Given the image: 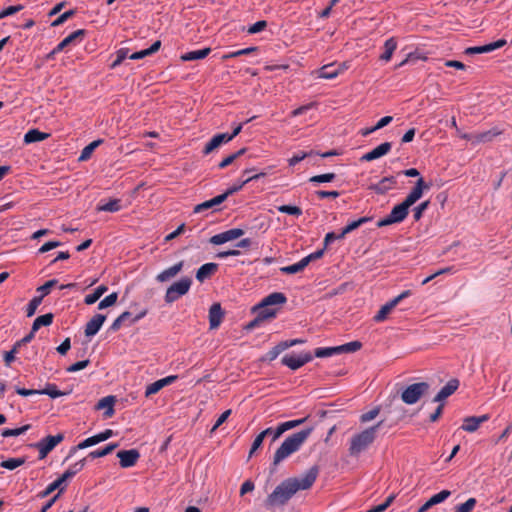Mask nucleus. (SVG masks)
I'll return each mask as SVG.
<instances>
[{"mask_svg":"<svg viewBox=\"0 0 512 512\" xmlns=\"http://www.w3.org/2000/svg\"><path fill=\"white\" fill-rule=\"evenodd\" d=\"M183 266H184L183 261H180V262L174 264L173 266H171V267L163 270L161 273H159L156 276V280L161 283L170 280L171 278L175 277L183 269Z\"/></svg>","mask_w":512,"mask_h":512,"instance_id":"5701e85b","label":"nucleus"},{"mask_svg":"<svg viewBox=\"0 0 512 512\" xmlns=\"http://www.w3.org/2000/svg\"><path fill=\"white\" fill-rule=\"evenodd\" d=\"M86 31L84 29H79L72 32L70 35L65 37L53 50L52 54L60 53L63 49L69 45H77L82 40Z\"/></svg>","mask_w":512,"mask_h":512,"instance_id":"9d476101","label":"nucleus"},{"mask_svg":"<svg viewBox=\"0 0 512 512\" xmlns=\"http://www.w3.org/2000/svg\"><path fill=\"white\" fill-rule=\"evenodd\" d=\"M270 432H273V428H271V427L263 430L260 434H258L256 436V438L254 439V441L252 443V446H251V449H250V452H249V457H251L255 453V451L262 445L264 438Z\"/></svg>","mask_w":512,"mask_h":512,"instance_id":"58836bf2","label":"nucleus"},{"mask_svg":"<svg viewBox=\"0 0 512 512\" xmlns=\"http://www.w3.org/2000/svg\"><path fill=\"white\" fill-rule=\"evenodd\" d=\"M106 320V316L103 314H95L86 324L85 326V335L87 337H92L96 335L101 329L103 323Z\"/></svg>","mask_w":512,"mask_h":512,"instance_id":"f3484780","label":"nucleus"},{"mask_svg":"<svg viewBox=\"0 0 512 512\" xmlns=\"http://www.w3.org/2000/svg\"><path fill=\"white\" fill-rule=\"evenodd\" d=\"M362 343L359 341H351L343 345L338 346L339 354L341 353H352L360 350Z\"/></svg>","mask_w":512,"mask_h":512,"instance_id":"49530a36","label":"nucleus"},{"mask_svg":"<svg viewBox=\"0 0 512 512\" xmlns=\"http://www.w3.org/2000/svg\"><path fill=\"white\" fill-rule=\"evenodd\" d=\"M117 457L122 468H130L137 463L140 453L137 449L121 450L117 453Z\"/></svg>","mask_w":512,"mask_h":512,"instance_id":"9b49d317","label":"nucleus"},{"mask_svg":"<svg viewBox=\"0 0 512 512\" xmlns=\"http://www.w3.org/2000/svg\"><path fill=\"white\" fill-rule=\"evenodd\" d=\"M74 15V10H69L61 14L58 18H56L52 23V27H58L62 25L65 21H67L70 17Z\"/></svg>","mask_w":512,"mask_h":512,"instance_id":"338daca9","label":"nucleus"},{"mask_svg":"<svg viewBox=\"0 0 512 512\" xmlns=\"http://www.w3.org/2000/svg\"><path fill=\"white\" fill-rule=\"evenodd\" d=\"M488 419H489L488 415H482L479 417H476V416L466 417L463 420L461 429L466 432H470V433L475 432L479 428V426L482 423L486 422Z\"/></svg>","mask_w":512,"mask_h":512,"instance_id":"aec40b11","label":"nucleus"},{"mask_svg":"<svg viewBox=\"0 0 512 512\" xmlns=\"http://www.w3.org/2000/svg\"><path fill=\"white\" fill-rule=\"evenodd\" d=\"M114 402L113 396H106L98 401L96 408L98 410L105 409V417H111L114 414Z\"/></svg>","mask_w":512,"mask_h":512,"instance_id":"c85d7f7f","label":"nucleus"},{"mask_svg":"<svg viewBox=\"0 0 512 512\" xmlns=\"http://www.w3.org/2000/svg\"><path fill=\"white\" fill-rule=\"evenodd\" d=\"M477 501L475 498H469L466 502L456 506L455 512H471Z\"/></svg>","mask_w":512,"mask_h":512,"instance_id":"bf43d9fd","label":"nucleus"},{"mask_svg":"<svg viewBox=\"0 0 512 512\" xmlns=\"http://www.w3.org/2000/svg\"><path fill=\"white\" fill-rule=\"evenodd\" d=\"M391 148H392V144L390 142H384V143L378 145L377 147H375L374 149H372L371 151L362 155V157L360 158V161L368 162V161H373L375 159H378V158L388 154L390 152Z\"/></svg>","mask_w":512,"mask_h":512,"instance_id":"2eb2a0df","label":"nucleus"},{"mask_svg":"<svg viewBox=\"0 0 512 512\" xmlns=\"http://www.w3.org/2000/svg\"><path fill=\"white\" fill-rule=\"evenodd\" d=\"M429 204V201H424L414 208L413 217L416 221L421 219L423 212L428 208Z\"/></svg>","mask_w":512,"mask_h":512,"instance_id":"774afa93","label":"nucleus"},{"mask_svg":"<svg viewBox=\"0 0 512 512\" xmlns=\"http://www.w3.org/2000/svg\"><path fill=\"white\" fill-rule=\"evenodd\" d=\"M23 8H24L23 5L18 4V5L9 6V7H6L4 9L0 10V20L6 18L8 16H12V15L16 14L17 12L21 11Z\"/></svg>","mask_w":512,"mask_h":512,"instance_id":"13d9d810","label":"nucleus"},{"mask_svg":"<svg viewBox=\"0 0 512 512\" xmlns=\"http://www.w3.org/2000/svg\"><path fill=\"white\" fill-rule=\"evenodd\" d=\"M57 283H58L57 279H51V280L45 282L42 286L37 288V292L39 293L38 296L41 297V299L43 300V298L50 293L51 289L54 286H56Z\"/></svg>","mask_w":512,"mask_h":512,"instance_id":"de8ad7c7","label":"nucleus"},{"mask_svg":"<svg viewBox=\"0 0 512 512\" xmlns=\"http://www.w3.org/2000/svg\"><path fill=\"white\" fill-rule=\"evenodd\" d=\"M397 305L394 303L393 300H390L386 304H384L380 310L375 314L373 317V320L377 323L383 322L388 314L396 307Z\"/></svg>","mask_w":512,"mask_h":512,"instance_id":"473e14b6","label":"nucleus"},{"mask_svg":"<svg viewBox=\"0 0 512 512\" xmlns=\"http://www.w3.org/2000/svg\"><path fill=\"white\" fill-rule=\"evenodd\" d=\"M397 49V41L394 37L387 39L384 43V52L380 55V60L389 62L393 53Z\"/></svg>","mask_w":512,"mask_h":512,"instance_id":"cd10ccee","label":"nucleus"},{"mask_svg":"<svg viewBox=\"0 0 512 512\" xmlns=\"http://www.w3.org/2000/svg\"><path fill=\"white\" fill-rule=\"evenodd\" d=\"M379 412H380L379 408H373L370 411L363 413L360 416V422L367 423V422L375 419L378 416Z\"/></svg>","mask_w":512,"mask_h":512,"instance_id":"69168bd1","label":"nucleus"},{"mask_svg":"<svg viewBox=\"0 0 512 512\" xmlns=\"http://www.w3.org/2000/svg\"><path fill=\"white\" fill-rule=\"evenodd\" d=\"M161 47V41L157 40L155 41L149 48L143 49L138 52L132 53L129 58L132 60H139L143 59L149 55H152L153 53L157 52Z\"/></svg>","mask_w":512,"mask_h":512,"instance_id":"7c9ffc66","label":"nucleus"},{"mask_svg":"<svg viewBox=\"0 0 512 512\" xmlns=\"http://www.w3.org/2000/svg\"><path fill=\"white\" fill-rule=\"evenodd\" d=\"M53 314L52 313H47V314H44V315H41V316H38L33 324H32V329L33 331H38L42 326H49L52 324L53 322Z\"/></svg>","mask_w":512,"mask_h":512,"instance_id":"f704fd0d","label":"nucleus"},{"mask_svg":"<svg viewBox=\"0 0 512 512\" xmlns=\"http://www.w3.org/2000/svg\"><path fill=\"white\" fill-rule=\"evenodd\" d=\"M223 316H224V313H223L220 303L212 304L209 309L210 329L217 328L221 324Z\"/></svg>","mask_w":512,"mask_h":512,"instance_id":"412c9836","label":"nucleus"},{"mask_svg":"<svg viewBox=\"0 0 512 512\" xmlns=\"http://www.w3.org/2000/svg\"><path fill=\"white\" fill-rule=\"evenodd\" d=\"M339 354L338 346L335 347H321L315 349L314 355L318 358L331 357Z\"/></svg>","mask_w":512,"mask_h":512,"instance_id":"a18cd8bd","label":"nucleus"},{"mask_svg":"<svg viewBox=\"0 0 512 512\" xmlns=\"http://www.w3.org/2000/svg\"><path fill=\"white\" fill-rule=\"evenodd\" d=\"M410 207L405 201L394 206L386 217L378 221L377 226L384 227L402 222L407 217Z\"/></svg>","mask_w":512,"mask_h":512,"instance_id":"0eeeda50","label":"nucleus"},{"mask_svg":"<svg viewBox=\"0 0 512 512\" xmlns=\"http://www.w3.org/2000/svg\"><path fill=\"white\" fill-rule=\"evenodd\" d=\"M504 45H506V40L499 39L495 42H492V43H489L486 45L468 47V48H466L465 53L468 55L489 53V52H492L496 49L503 47Z\"/></svg>","mask_w":512,"mask_h":512,"instance_id":"dca6fc26","label":"nucleus"},{"mask_svg":"<svg viewBox=\"0 0 512 512\" xmlns=\"http://www.w3.org/2000/svg\"><path fill=\"white\" fill-rule=\"evenodd\" d=\"M192 285V280L189 277H183L179 281L173 283L166 290L165 302L173 303L181 296L185 295Z\"/></svg>","mask_w":512,"mask_h":512,"instance_id":"423d86ee","label":"nucleus"},{"mask_svg":"<svg viewBox=\"0 0 512 512\" xmlns=\"http://www.w3.org/2000/svg\"><path fill=\"white\" fill-rule=\"evenodd\" d=\"M427 382H418L408 385L401 393V400L407 405L417 403L429 390Z\"/></svg>","mask_w":512,"mask_h":512,"instance_id":"39448f33","label":"nucleus"},{"mask_svg":"<svg viewBox=\"0 0 512 512\" xmlns=\"http://www.w3.org/2000/svg\"><path fill=\"white\" fill-rule=\"evenodd\" d=\"M287 301V298L284 293L281 292H273L262 299L261 307L265 308V306H273V305H281Z\"/></svg>","mask_w":512,"mask_h":512,"instance_id":"b1692460","label":"nucleus"},{"mask_svg":"<svg viewBox=\"0 0 512 512\" xmlns=\"http://www.w3.org/2000/svg\"><path fill=\"white\" fill-rule=\"evenodd\" d=\"M63 440L64 435L62 433H59L57 435H49L47 437H44L40 441L35 443L34 447L39 452L38 458L40 460L46 458V456Z\"/></svg>","mask_w":512,"mask_h":512,"instance_id":"6e6552de","label":"nucleus"},{"mask_svg":"<svg viewBox=\"0 0 512 512\" xmlns=\"http://www.w3.org/2000/svg\"><path fill=\"white\" fill-rule=\"evenodd\" d=\"M336 178L334 173H326L312 176L309 181L312 183H328L332 182Z\"/></svg>","mask_w":512,"mask_h":512,"instance_id":"6e6d98bb","label":"nucleus"},{"mask_svg":"<svg viewBox=\"0 0 512 512\" xmlns=\"http://www.w3.org/2000/svg\"><path fill=\"white\" fill-rule=\"evenodd\" d=\"M41 302H42V299L39 296H35L29 301L27 308H26L27 317H31L35 314V312H36L37 308L39 307V305L41 304Z\"/></svg>","mask_w":512,"mask_h":512,"instance_id":"5fc2aeb1","label":"nucleus"},{"mask_svg":"<svg viewBox=\"0 0 512 512\" xmlns=\"http://www.w3.org/2000/svg\"><path fill=\"white\" fill-rule=\"evenodd\" d=\"M396 184V178L394 176H388L382 178L378 183L372 184L370 189L377 194H385L389 190L393 189Z\"/></svg>","mask_w":512,"mask_h":512,"instance_id":"a211bd4d","label":"nucleus"},{"mask_svg":"<svg viewBox=\"0 0 512 512\" xmlns=\"http://www.w3.org/2000/svg\"><path fill=\"white\" fill-rule=\"evenodd\" d=\"M118 299V294L116 292H113L106 296L104 299H102L98 304V309L102 310L107 307L113 306Z\"/></svg>","mask_w":512,"mask_h":512,"instance_id":"864d4df0","label":"nucleus"},{"mask_svg":"<svg viewBox=\"0 0 512 512\" xmlns=\"http://www.w3.org/2000/svg\"><path fill=\"white\" fill-rule=\"evenodd\" d=\"M313 154H314L313 151H310V152H299V153L293 155L288 160V164H289V166H295L296 164H298L299 162H301L305 158L310 157Z\"/></svg>","mask_w":512,"mask_h":512,"instance_id":"680f3d73","label":"nucleus"},{"mask_svg":"<svg viewBox=\"0 0 512 512\" xmlns=\"http://www.w3.org/2000/svg\"><path fill=\"white\" fill-rule=\"evenodd\" d=\"M287 349L286 343H278L273 348H271L265 355V360L273 361L275 360L281 352Z\"/></svg>","mask_w":512,"mask_h":512,"instance_id":"c03bdc74","label":"nucleus"},{"mask_svg":"<svg viewBox=\"0 0 512 512\" xmlns=\"http://www.w3.org/2000/svg\"><path fill=\"white\" fill-rule=\"evenodd\" d=\"M459 380L456 378L450 379L436 394V396L433 398V402L435 403H442L444 402L449 396H451L459 387Z\"/></svg>","mask_w":512,"mask_h":512,"instance_id":"ddd939ff","label":"nucleus"},{"mask_svg":"<svg viewBox=\"0 0 512 512\" xmlns=\"http://www.w3.org/2000/svg\"><path fill=\"white\" fill-rule=\"evenodd\" d=\"M67 393L62 392L58 389L56 384L47 383L44 389H39V395H48L52 399L66 395Z\"/></svg>","mask_w":512,"mask_h":512,"instance_id":"72a5a7b5","label":"nucleus"},{"mask_svg":"<svg viewBox=\"0 0 512 512\" xmlns=\"http://www.w3.org/2000/svg\"><path fill=\"white\" fill-rule=\"evenodd\" d=\"M129 56L128 48H120L116 51V59L112 62L111 68L114 69L118 67L126 58H129Z\"/></svg>","mask_w":512,"mask_h":512,"instance_id":"8fccbe9b","label":"nucleus"},{"mask_svg":"<svg viewBox=\"0 0 512 512\" xmlns=\"http://www.w3.org/2000/svg\"><path fill=\"white\" fill-rule=\"evenodd\" d=\"M255 309L258 311V319L264 320L273 318L276 316V309L272 308L271 306H265V308L261 307V302L255 307Z\"/></svg>","mask_w":512,"mask_h":512,"instance_id":"4c0bfd02","label":"nucleus"},{"mask_svg":"<svg viewBox=\"0 0 512 512\" xmlns=\"http://www.w3.org/2000/svg\"><path fill=\"white\" fill-rule=\"evenodd\" d=\"M225 201V195H218L210 200L202 202L194 207V213H201L210 208H214Z\"/></svg>","mask_w":512,"mask_h":512,"instance_id":"393cba45","label":"nucleus"},{"mask_svg":"<svg viewBox=\"0 0 512 512\" xmlns=\"http://www.w3.org/2000/svg\"><path fill=\"white\" fill-rule=\"evenodd\" d=\"M450 495L451 492L449 490H442L439 493L433 495L429 500L431 504L436 505L444 502Z\"/></svg>","mask_w":512,"mask_h":512,"instance_id":"052dcab7","label":"nucleus"},{"mask_svg":"<svg viewBox=\"0 0 512 512\" xmlns=\"http://www.w3.org/2000/svg\"><path fill=\"white\" fill-rule=\"evenodd\" d=\"M395 497L396 496L394 494L389 495L387 497V499L382 504L372 507L373 511L374 512H384L393 503V501L395 500Z\"/></svg>","mask_w":512,"mask_h":512,"instance_id":"0e129e2a","label":"nucleus"},{"mask_svg":"<svg viewBox=\"0 0 512 512\" xmlns=\"http://www.w3.org/2000/svg\"><path fill=\"white\" fill-rule=\"evenodd\" d=\"M256 50H257V47H248V48L240 49L237 51H232V52L225 54L223 56V59H231V58H236V57H239L242 55H248Z\"/></svg>","mask_w":512,"mask_h":512,"instance_id":"4d7b16f0","label":"nucleus"},{"mask_svg":"<svg viewBox=\"0 0 512 512\" xmlns=\"http://www.w3.org/2000/svg\"><path fill=\"white\" fill-rule=\"evenodd\" d=\"M50 137L49 133L41 132L38 129H30L24 135V143L31 144L46 140Z\"/></svg>","mask_w":512,"mask_h":512,"instance_id":"a878e982","label":"nucleus"},{"mask_svg":"<svg viewBox=\"0 0 512 512\" xmlns=\"http://www.w3.org/2000/svg\"><path fill=\"white\" fill-rule=\"evenodd\" d=\"M500 134L498 131L489 130L481 133H475L474 136V144L489 142L493 139V137Z\"/></svg>","mask_w":512,"mask_h":512,"instance_id":"a19ab883","label":"nucleus"},{"mask_svg":"<svg viewBox=\"0 0 512 512\" xmlns=\"http://www.w3.org/2000/svg\"><path fill=\"white\" fill-rule=\"evenodd\" d=\"M306 266H307V264L305 263L304 259L302 258L297 263L282 267L280 269V271L284 274H296V273L304 270Z\"/></svg>","mask_w":512,"mask_h":512,"instance_id":"ea45409f","label":"nucleus"},{"mask_svg":"<svg viewBox=\"0 0 512 512\" xmlns=\"http://www.w3.org/2000/svg\"><path fill=\"white\" fill-rule=\"evenodd\" d=\"M218 270V264L209 262L203 264L196 272V279L203 283L205 280L211 278L213 274Z\"/></svg>","mask_w":512,"mask_h":512,"instance_id":"4be33fe9","label":"nucleus"},{"mask_svg":"<svg viewBox=\"0 0 512 512\" xmlns=\"http://www.w3.org/2000/svg\"><path fill=\"white\" fill-rule=\"evenodd\" d=\"M122 209L121 206V200L120 199H110L108 202L103 203L101 201L99 205L97 206L98 211H104V212H118Z\"/></svg>","mask_w":512,"mask_h":512,"instance_id":"2f4dec72","label":"nucleus"},{"mask_svg":"<svg viewBox=\"0 0 512 512\" xmlns=\"http://www.w3.org/2000/svg\"><path fill=\"white\" fill-rule=\"evenodd\" d=\"M306 420H307V417H304L301 419L289 420V421L280 423L275 429H273V432H274L273 441L277 440L284 432L302 425L303 423L306 422Z\"/></svg>","mask_w":512,"mask_h":512,"instance_id":"6ab92c4d","label":"nucleus"},{"mask_svg":"<svg viewBox=\"0 0 512 512\" xmlns=\"http://www.w3.org/2000/svg\"><path fill=\"white\" fill-rule=\"evenodd\" d=\"M370 220H371V217H366V216L361 217L357 220H354L344 227V233H350V232L354 231L355 229L359 228L361 225L369 222Z\"/></svg>","mask_w":512,"mask_h":512,"instance_id":"3c124183","label":"nucleus"},{"mask_svg":"<svg viewBox=\"0 0 512 512\" xmlns=\"http://www.w3.org/2000/svg\"><path fill=\"white\" fill-rule=\"evenodd\" d=\"M312 431L313 427H309L288 436L276 450L273 457V465H279L283 460L297 452L310 436Z\"/></svg>","mask_w":512,"mask_h":512,"instance_id":"7ed1b4c3","label":"nucleus"},{"mask_svg":"<svg viewBox=\"0 0 512 512\" xmlns=\"http://www.w3.org/2000/svg\"><path fill=\"white\" fill-rule=\"evenodd\" d=\"M429 187H430L429 184H427L424 181V179L422 177H420L404 201L409 206H412L422 197L424 189H429Z\"/></svg>","mask_w":512,"mask_h":512,"instance_id":"4468645a","label":"nucleus"},{"mask_svg":"<svg viewBox=\"0 0 512 512\" xmlns=\"http://www.w3.org/2000/svg\"><path fill=\"white\" fill-rule=\"evenodd\" d=\"M24 462V458H8L7 460L2 461L1 467L8 470H14L17 467L23 465Z\"/></svg>","mask_w":512,"mask_h":512,"instance_id":"09e8293b","label":"nucleus"},{"mask_svg":"<svg viewBox=\"0 0 512 512\" xmlns=\"http://www.w3.org/2000/svg\"><path fill=\"white\" fill-rule=\"evenodd\" d=\"M211 52V48H203L200 50H194L181 55L180 59L184 62L194 61L206 58Z\"/></svg>","mask_w":512,"mask_h":512,"instance_id":"bb28decb","label":"nucleus"},{"mask_svg":"<svg viewBox=\"0 0 512 512\" xmlns=\"http://www.w3.org/2000/svg\"><path fill=\"white\" fill-rule=\"evenodd\" d=\"M312 431L313 427H309L288 436L276 450L273 457V465H279L283 460L297 452L310 436Z\"/></svg>","mask_w":512,"mask_h":512,"instance_id":"f03ea898","label":"nucleus"},{"mask_svg":"<svg viewBox=\"0 0 512 512\" xmlns=\"http://www.w3.org/2000/svg\"><path fill=\"white\" fill-rule=\"evenodd\" d=\"M312 355L308 352L299 355L287 354L281 359V363L291 370H297L312 360Z\"/></svg>","mask_w":512,"mask_h":512,"instance_id":"1a4fd4ad","label":"nucleus"},{"mask_svg":"<svg viewBox=\"0 0 512 512\" xmlns=\"http://www.w3.org/2000/svg\"><path fill=\"white\" fill-rule=\"evenodd\" d=\"M117 447H118L117 443H110L107 446H105L104 448L91 451L88 454V458L95 459V458L105 457L108 454H110L113 450H115Z\"/></svg>","mask_w":512,"mask_h":512,"instance_id":"c9c22d12","label":"nucleus"},{"mask_svg":"<svg viewBox=\"0 0 512 512\" xmlns=\"http://www.w3.org/2000/svg\"><path fill=\"white\" fill-rule=\"evenodd\" d=\"M318 473V467L313 466L299 477L282 481L267 497V505L281 506L286 504L299 490L309 489L316 481Z\"/></svg>","mask_w":512,"mask_h":512,"instance_id":"f257e3e1","label":"nucleus"},{"mask_svg":"<svg viewBox=\"0 0 512 512\" xmlns=\"http://www.w3.org/2000/svg\"><path fill=\"white\" fill-rule=\"evenodd\" d=\"M382 421L376 425L368 427L361 432L355 433L349 440L348 452L351 457H359L367 451L376 439L377 431Z\"/></svg>","mask_w":512,"mask_h":512,"instance_id":"20e7f679","label":"nucleus"},{"mask_svg":"<svg viewBox=\"0 0 512 512\" xmlns=\"http://www.w3.org/2000/svg\"><path fill=\"white\" fill-rule=\"evenodd\" d=\"M277 209L281 213L292 215V216H296V217H299V216L302 215V210L298 206L281 205Z\"/></svg>","mask_w":512,"mask_h":512,"instance_id":"603ef678","label":"nucleus"},{"mask_svg":"<svg viewBox=\"0 0 512 512\" xmlns=\"http://www.w3.org/2000/svg\"><path fill=\"white\" fill-rule=\"evenodd\" d=\"M146 314H147V310H143L135 316H132L131 312L125 311L122 314H120L119 316L122 318L123 322H125V323L128 322L129 325H131V324L138 322L142 318H144L146 316Z\"/></svg>","mask_w":512,"mask_h":512,"instance_id":"79ce46f5","label":"nucleus"},{"mask_svg":"<svg viewBox=\"0 0 512 512\" xmlns=\"http://www.w3.org/2000/svg\"><path fill=\"white\" fill-rule=\"evenodd\" d=\"M29 429H30V425L29 424L24 425V426L19 427V428H14V429L6 428V429L2 430L1 435L4 438L16 437V436H20V435L24 434Z\"/></svg>","mask_w":512,"mask_h":512,"instance_id":"37998d69","label":"nucleus"},{"mask_svg":"<svg viewBox=\"0 0 512 512\" xmlns=\"http://www.w3.org/2000/svg\"><path fill=\"white\" fill-rule=\"evenodd\" d=\"M86 464V459H81L72 465L60 476L63 482L75 476L78 472H80Z\"/></svg>","mask_w":512,"mask_h":512,"instance_id":"c756f323","label":"nucleus"},{"mask_svg":"<svg viewBox=\"0 0 512 512\" xmlns=\"http://www.w3.org/2000/svg\"><path fill=\"white\" fill-rule=\"evenodd\" d=\"M64 482L62 481V479L59 477L57 478L55 481L51 482L43 492H41V497H47L48 495H50L53 491H55L56 489L60 488V486L63 484Z\"/></svg>","mask_w":512,"mask_h":512,"instance_id":"e2e57ef3","label":"nucleus"},{"mask_svg":"<svg viewBox=\"0 0 512 512\" xmlns=\"http://www.w3.org/2000/svg\"><path fill=\"white\" fill-rule=\"evenodd\" d=\"M345 69V64L331 63L328 65H324L317 71L318 78L331 80L336 78Z\"/></svg>","mask_w":512,"mask_h":512,"instance_id":"f8f14e48","label":"nucleus"},{"mask_svg":"<svg viewBox=\"0 0 512 512\" xmlns=\"http://www.w3.org/2000/svg\"><path fill=\"white\" fill-rule=\"evenodd\" d=\"M103 142L102 139H98V140H95L93 142H91L90 144H88L87 146H85L82 151H81V154L79 156V161H86L88 160L93 151Z\"/></svg>","mask_w":512,"mask_h":512,"instance_id":"e433bc0d","label":"nucleus"}]
</instances>
